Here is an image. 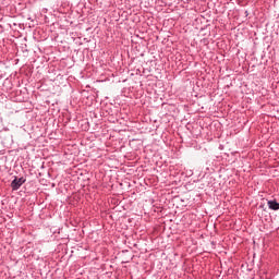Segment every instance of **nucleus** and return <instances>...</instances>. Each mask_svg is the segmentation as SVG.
<instances>
[{
	"instance_id": "nucleus-1",
	"label": "nucleus",
	"mask_w": 279,
	"mask_h": 279,
	"mask_svg": "<svg viewBox=\"0 0 279 279\" xmlns=\"http://www.w3.org/2000/svg\"><path fill=\"white\" fill-rule=\"evenodd\" d=\"M23 184H25V179L23 178H15L12 182H11V189L13 191H19L21 189V186H23Z\"/></svg>"
},
{
	"instance_id": "nucleus-2",
	"label": "nucleus",
	"mask_w": 279,
	"mask_h": 279,
	"mask_svg": "<svg viewBox=\"0 0 279 279\" xmlns=\"http://www.w3.org/2000/svg\"><path fill=\"white\" fill-rule=\"evenodd\" d=\"M268 208H270L271 210H279V203H277L276 201H269Z\"/></svg>"
}]
</instances>
